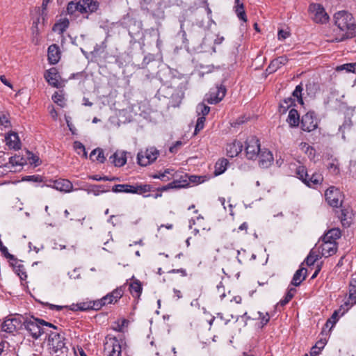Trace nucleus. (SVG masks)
Here are the masks:
<instances>
[{"label":"nucleus","mask_w":356,"mask_h":356,"mask_svg":"<svg viewBox=\"0 0 356 356\" xmlns=\"http://www.w3.org/2000/svg\"><path fill=\"white\" fill-rule=\"evenodd\" d=\"M227 156H239L243 152V144L241 141L234 140L226 145Z\"/></svg>","instance_id":"obj_20"},{"label":"nucleus","mask_w":356,"mask_h":356,"mask_svg":"<svg viewBox=\"0 0 356 356\" xmlns=\"http://www.w3.org/2000/svg\"><path fill=\"white\" fill-rule=\"evenodd\" d=\"M202 6L205 8L206 12L207 13L208 18L209 19H211L212 11H211V8H209V3L207 2V0H202Z\"/></svg>","instance_id":"obj_62"},{"label":"nucleus","mask_w":356,"mask_h":356,"mask_svg":"<svg viewBox=\"0 0 356 356\" xmlns=\"http://www.w3.org/2000/svg\"><path fill=\"white\" fill-rule=\"evenodd\" d=\"M325 197L330 206L336 208L341 207L343 196L339 188L330 186L326 190Z\"/></svg>","instance_id":"obj_11"},{"label":"nucleus","mask_w":356,"mask_h":356,"mask_svg":"<svg viewBox=\"0 0 356 356\" xmlns=\"http://www.w3.org/2000/svg\"><path fill=\"white\" fill-rule=\"evenodd\" d=\"M6 145L11 149H19L20 140L16 133H12L6 137Z\"/></svg>","instance_id":"obj_28"},{"label":"nucleus","mask_w":356,"mask_h":356,"mask_svg":"<svg viewBox=\"0 0 356 356\" xmlns=\"http://www.w3.org/2000/svg\"><path fill=\"white\" fill-rule=\"evenodd\" d=\"M185 84L180 83L175 88V84L170 83L163 84L158 90L159 95L163 97L171 98V104L173 107H178L184 97Z\"/></svg>","instance_id":"obj_4"},{"label":"nucleus","mask_w":356,"mask_h":356,"mask_svg":"<svg viewBox=\"0 0 356 356\" xmlns=\"http://www.w3.org/2000/svg\"><path fill=\"white\" fill-rule=\"evenodd\" d=\"M327 168L334 175L339 173V163L337 159H332V162L327 163Z\"/></svg>","instance_id":"obj_47"},{"label":"nucleus","mask_w":356,"mask_h":356,"mask_svg":"<svg viewBox=\"0 0 356 356\" xmlns=\"http://www.w3.org/2000/svg\"><path fill=\"white\" fill-rule=\"evenodd\" d=\"M104 351L107 356H120L122 347L119 340L111 335H107L104 341Z\"/></svg>","instance_id":"obj_10"},{"label":"nucleus","mask_w":356,"mask_h":356,"mask_svg":"<svg viewBox=\"0 0 356 356\" xmlns=\"http://www.w3.org/2000/svg\"><path fill=\"white\" fill-rule=\"evenodd\" d=\"M47 336L49 345L55 353L60 352L62 354H67L68 348L65 346L63 334L56 331H50L48 332Z\"/></svg>","instance_id":"obj_7"},{"label":"nucleus","mask_w":356,"mask_h":356,"mask_svg":"<svg viewBox=\"0 0 356 356\" xmlns=\"http://www.w3.org/2000/svg\"><path fill=\"white\" fill-rule=\"evenodd\" d=\"M0 125L8 128L10 127V122L8 118V114L0 111Z\"/></svg>","instance_id":"obj_50"},{"label":"nucleus","mask_w":356,"mask_h":356,"mask_svg":"<svg viewBox=\"0 0 356 356\" xmlns=\"http://www.w3.org/2000/svg\"><path fill=\"white\" fill-rule=\"evenodd\" d=\"M319 252L321 255L324 257H328L337 252V244L334 242H321L318 246Z\"/></svg>","instance_id":"obj_19"},{"label":"nucleus","mask_w":356,"mask_h":356,"mask_svg":"<svg viewBox=\"0 0 356 356\" xmlns=\"http://www.w3.org/2000/svg\"><path fill=\"white\" fill-rule=\"evenodd\" d=\"M243 151L246 155L250 156H273L269 150H262L259 140L254 136H249L245 141V148Z\"/></svg>","instance_id":"obj_5"},{"label":"nucleus","mask_w":356,"mask_h":356,"mask_svg":"<svg viewBox=\"0 0 356 356\" xmlns=\"http://www.w3.org/2000/svg\"><path fill=\"white\" fill-rule=\"evenodd\" d=\"M205 121H206L205 117H204V116L198 117V118L197 120L195 128V134H197L200 130L203 129V128L204 127Z\"/></svg>","instance_id":"obj_54"},{"label":"nucleus","mask_w":356,"mask_h":356,"mask_svg":"<svg viewBox=\"0 0 356 356\" xmlns=\"http://www.w3.org/2000/svg\"><path fill=\"white\" fill-rule=\"evenodd\" d=\"M159 154V150H157L154 147H151L146 149L145 156H158Z\"/></svg>","instance_id":"obj_61"},{"label":"nucleus","mask_w":356,"mask_h":356,"mask_svg":"<svg viewBox=\"0 0 356 356\" xmlns=\"http://www.w3.org/2000/svg\"><path fill=\"white\" fill-rule=\"evenodd\" d=\"M307 274V269L305 268H300L297 270L293 275L291 284L296 286H299L301 282L305 280Z\"/></svg>","instance_id":"obj_29"},{"label":"nucleus","mask_w":356,"mask_h":356,"mask_svg":"<svg viewBox=\"0 0 356 356\" xmlns=\"http://www.w3.org/2000/svg\"><path fill=\"white\" fill-rule=\"evenodd\" d=\"M52 100L54 102L60 107H63L65 105L64 102V97L62 94L55 92V93L52 95Z\"/></svg>","instance_id":"obj_49"},{"label":"nucleus","mask_w":356,"mask_h":356,"mask_svg":"<svg viewBox=\"0 0 356 356\" xmlns=\"http://www.w3.org/2000/svg\"><path fill=\"white\" fill-rule=\"evenodd\" d=\"M349 301L350 304H356V274L353 275L349 283Z\"/></svg>","instance_id":"obj_30"},{"label":"nucleus","mask_w":356,"mask_h":356,"mask_svg":"<svg viewBox=\"0 0 356 356\" xmlns=\"http://www.w3.org/2000/svg\"><path fill=\"white\" fill-rule=\"evenodd\" d=\"M107 191H108V189H105L103 185H92L88 190V193H92L95 195H99L100 193Z\"/></svg>","instance_id":"obj_43"},{"label":"nucleus","mask_w":356,"mask_h":356,"mask_svg":"<svg viewBox=\"0 0 356 356\" xmlns=\"http://www.w3.org/2000/svg\"><path fill=\"white\" fill-rule=\"evenodd\" d=\"M0 251L6 259H9L10 261L17 260V258L13 254L8 252V248L3 245L2 241H0Z\"/></svg>","instance_id":"obj_45"},{"label":"nucleus","mask_w":356,"mask_h":356,"mask_svg":"<svg viewBox=\"0 0 356 356\" xmlns=\"http://www.w3.org/2000/svg\"><path fill=\"white\" fill-rule=\"evenodd\" d=\"M22 325L24 326L29 335L35 339H38L42 334H45L47 337L50 328L57 330V327L52 323L33 316L26 318L23 321Z\"/></svg>","instance_id":"obj_3"},{"label":"nucleus","mask_w":356,"mask_h":356,"mask_svg":"<svg viewBox=\"0 0 356 356\" xmlns=\"http://www.w3.org/2000/svg\"><path fill=\"white\" fill-rule=\"evenodd\" d=\"M21 316L7 317L1 324V331L13 334L22 327Z\"/></svg>","instance_id":"obj_14"},{"label":"nucleus","mask_w":356,"mask_h":356,"mask_svg":"<svg viewBox=\"0 0 356 356\" xmlns=\"http://www.w3.org/2000/svg\"><path fill=\"white\" fill-rule=\"evenodd\" d=\"M22 180L24 181L41 183L43 181V177L39 175H28L22 177Z\"/></svg>","instance_id":"obj_52"},{"label":"nucleus","mask_w":356,"mask_h":356,"mask_svg":"<svg viewBox=\"0 0 356 356\" xmlns=\"http://www.w3.org/2000/svg\"><path fill=\"white\" fill-rule=\"evenodd\" d=\"M89 179L95 180V181H114L118 180V178L113 177H108L107 176L101 177L99 175H90L88 176Z\"/></svg>","instance_id":"obj_56"},{"label":"nucleus","mask_w":356,"mask_h":356,"mask_svg":"<svg viewBox=\"0 0 356 356\" xmlns=\"http://www.w3.org/2000/svg\"><path fill=\"white\" fill-rule=\"evenodd\" d=\"M96 154H97V156H104L106 154V156H119L120 154L121 156H126L127 152L125 151H115L113 152L112 151H108L106 149H103L102 148L97 147L95 149H93L89 156H95Z\"/></svg>","instance_id":"obj_27"},{"label":"nucleus","mask_w":356,"mask_h":356,"mask_svg":"<svg viewBox=\"0 0 356 356\" xmlns=\"http://www.w3.org/2000/svg\"><path fill=\"white\" fill-rule=\"evenodd\" d=\"M152 186L149 184H136L130 185L116 184L113 186L112 191L113 193H125L132 194H143L152 191Z\"/></svg>","instance_id":"obj_8"},{"label":"nucleus","mask_w":356,"mask_h":356,"mask_svg":"<svg viewBox=\"0 0 356 356\" xmlns=\"http://www.w3.org/2000/svg\"><path fill=\"white\" fill-rule=\"evenodd\" d=\"M236 6H235V8H236V10H235V12L237 15V17L241 19L242 20L243 22H247V17H246V13H245V8H244V6H243V3H240V1L238 3H235Z\"/></svg>","instance_id":"obj_39"},{"label":"nucleus","mask_w":356,"mask_h":356,"mask_svg":"<svg viewBox=\"0 0 356 356\" xmlns=\"http://www.w3.org/2000/svg\"><path fill=\"white\" fill-rule=\"evenodd\" d=\"M227 89L225 86H216L213 89L209 92V97H208V102L211 104H216L220 102L225 96Z\"/></svg>","instance_id":"obj_16"},{"label":"nucleus","mask_w":356,"mask_h":356,"mask_svg":"<svg viewBox=\"0 0 356 356\" xmlns=\"http://www.w3.org/2000/svg\"><path fill=\"white\" fill-rule=\"evenodd\" d=\"M99 7V3L97 0L71 1L67 5L66 13L72 19L77 17V12L83 15V18L88 19L89 15L95 13Z\"/></svg>","instance_id":"obj_2"},{"label":"nucleus","mask_w":356,"mask_h":356,"mask_svg":"<svg viewBox=\"0 0 356 356\" xmlns=\"http://www.w3.org/2000/svg\"><path fill=\"white\" fill-rule=\"evenodd\" d=\"M140 8L147 13L154 17H162L164 13L161 3L156 2L155 0H143L140 2Z\"/></svg>","instance_id":"obj_13"},{"label":"nucleus","mask_w":356,"mask_h":356,"mask_svg":"<svg viewBox=\"0 0 356 356\" xmlns=\"http://www.w3.org/2000/svg\"><path fill=\"white\" fill-rule=\"evenodd\" d=\"M334 24L341 32V35L330 40L331 42H341L355 35L356 24L352 14L345 10L339 11L334 14Z\"/></svg>","instance_id":"obj_1"},{"label":"nucleus","mask_w":356,"mask_h":356,"mask_svg":"<svg viewBox=\"0 0 356 356\" xmlns=\"http://www.w3.org/2000/svg\"><path fill=\"white\" fill-rule=\"evenodd\" d=\"M295 105V99L291 97H287L283 99L279 106V112L282 114L285 113L291 106Z\"/></svg>","instance_id":"obj_33"},{"label":"nucleus","mask_w":356,"mask_h":356,"mask_svg":"<svg viewBox=\"0 0 356 356\" xmlns=\"http://www.w3.org/2000/svg\"><path fill=\"white\" fill-rule=\"evenodd\" d=\"M296 173L298 179L305 184L309 177L306 167L304 165H299L296 168Z\"/></svg>","instance_id":"obj_41"},{"label":"nucleus","mask_w":356,"mask_h":356,"mask_svg":"<svg viewBox=\"0 0 356 356\" xmlns=\"http://www.w3.org/2000/svg\"><path fill=\"white\" fill-rule=\"evenodd\" d=\"M40 157H9V162L7 165L10 171H19L25 164H29L31 167L35 168L42 164Z\"/></svg>","instance_id":"obj_6"},{"label":"nucleus","mask_w":356,"mask_h":356,"mask_svg":"<svg viewBox=\"0 0 356 356\" xmlns=\"http://www.w3.org/2000/svg\"><path fill=\"white\" fill-rule=\"evenodd\" d=\"M210 179L209 175H188V186L191 184L197 185L208 181Z\"/></svg>","instance_id":"obj_34"},{"label":"nucleus","mask_w":356,"mask_h":356,"mask_svg":"<svg viewBox=\"0 0 356 356\" xmlns=\"http://www.w3.org/2000/svg\"><path fill=\"white\" fill-rule=\"evenodd\" d=\"M346 70L347 72L355 73L356 63L344 64L337 67V70Z\"/></svg>","instance_id":"obj_55"},{"label":"nucleus","mask_w":356,"mask_h":356,"mask_svg":"<svg viewBox=\"0 0 356 356\" xmlns=\"http://www.w3.org/2000/svg\"><path fill=\"white\" fill-rule=\"evenodd\" d=\"M183 145V143L181 140L176 141L172 146L169 147L170 153L177 154L178 149Z\"/></svg>","instance_id":"obj_58"},{"label":"nucleus","mask_w":356,"mask_h":356,"mask_svg":"<svg viewBox=\"0 0 356 356\" xmlns=\"http://www.w3.org/2000/svg\"><path fill=\"white\" fill-rule=\"evenodd\" d=\"M196 111L198 115H202V116L205 117V115H207L209 113L210 108L204 103H200L197 105Z\"/></svg>","instance_id":"obj_46"},{"label":"nucleus","mask_w":356,"mask_h":356,"mask_svg":"<svg viewBox=\"0 0 356 356\" xmlns=\"http://www.w3.org/2000/svg\"><path fill=\"white\" fill-rule=\"evenodd\" d=\"M351 126L352 121L350 119L346 120L343 124L340 126V130L343 132L345 130L350 129Z\"/></svg>","instance_id":"obj_64"},{"label":"nucleus","mask_w":356,"mask_h":356,"mask_svg":"<svg viewBox=\"0 0 356 356\" xmlns=\"http://www.w3.org/2000/svg\"><path fill=\"white\" fill-rule=\"evenodd\" d=\"M157 157H136V162L140 166H147L154 163Z\"/></svg>","instance_id":"obj_44"},{"label":"nucleus","mask_w":356,"mask_h":356,"mask_svg":"<svg viewBox=\"0 0 356 356\" xmlns=\"http://www.w3.org/2000/svg\"><path fill=\"white\" fill-rule=\"evenodd\" d=\"M60 56L61 52L59 47L57 44H52L48 47V61L51 65L57 64L60 59Z\"/></svg>","instance_id":"obj_21"},{"label":"nucleus","mask_w":356,"mask_h":356,"mask_svg":"<svg viewBox=\"0 0 356 356\" xmlns=\"http://www.w3.org/2000/svg\"><path fill=\"white\" fill-rule=\"evenodd\" d=\"M338 316L339 312L334 311L332 316L327 321L325 325L328 327L330 325H331V327H332L338 321Z\"/></svg>","instance_id":"obj_57"},{"label":"nucleus","mask_w":356,"mask_h":356,"mask_svg":"<svg viewBox=\"0 0 356 356\" xmlns=\"http://www.w3.org/2000/svg\"><path fill=\"white\" fill-rule=\"evenodd\" d=\"M90 301L79 302V310L82 312L90 310Z\"/></svg>","instance_id":"obj_60"},{"label":"nucleus","mask_w":356,"mask_h":356,"mask_svg":"<svg viewBox=\"0 0 356 356\" xmlns=\"http://www.w3.org/2000/svg\"><path fill=\"white\" fill-rule=\"evenodd\" d=\"M318 259V255L313 254L312 252L309 254V255L305 259V262L307 266L313 265L315 261Z\"/></svg>","instance_id":"obj_59"},{"label":"nucleus","mask_w":356,"mask_h":356,"mask_svg":"<svg viewBox=\"0 0 356 356\" xmlns=\"http://www.w3.org/2000/svg\"><path fill=\"white\" fill-rule=\"evenodd\" d=\"M308 10L315 22L323 24L327 22L329 17L321 4L311 3Z\"/></svg>","instance_id":"obj_12"},{"label":"nucleus","mask_w":356,"mask_h":356,"mask_svg":"<svg viewBox=\"0 0 356 356\" xmlns=\"http://www.w3.org/2000/svg\"><path fill=\"white\" fill-rule=\"evenodd\" d=\"M349 211L346 209L342 208L338 217L340 218L342 225L345 227H348L350 225V221L348 220Z\"/></svg>","instance_id":"obj_42"},{"label":"nucleus","mask_w":356,"mask_h":356,"mask_svg":"<svg viewBox=\"0 0 356 356\" xmlns=\"http://www.w3.org/2000/svg\"><path fill=\"white\" fill-rule=\"evenodd\" d=\"M111 161L116 167H122L127 163V157H110Z\"/></svg>","instance_id":"obj_53"},{"label":"nucleus","mask_w":356,"mask_h":356,"mask_svg":"<svg viewBox=\"0 0 356 356\" xmlns=\"http://www.w3.org/2000/svg\"><path fill=\"white\" fill-rule=\"evenodd\" d=\"M129 291L134 298L138 299L143 291L141 282L138 280H134L129 284Z\"/></svg>","instance_id":"obj_26"},{"label":"nucleus","mask_w":356,"mask_h":356,"mask_svg":"<svg viewBox=\"0 0 356 356\" xmlns=\"http://www.w3.org/2000/svg\"><path fill=\"white\" fill-rule=\"evenodd\" d=\"M253 320H259L261 327H264L270 321V315L268 312H257L254 316L252 317Z\"/></svg>","instance_id":"obj_37"},{"label":"nucleus","mask_w":356,"mask_h":356,"mask_svg":"<svg viewBox=\"0 0 356 356\" xmlns=\"http://www.w3.org/2000/svg\"><path fill=\"white\" fill-rule=\"evenodd\" d=\"M319 124V120L314 111H308L301 118L300 128L305 132H312L316 130Z\"/></svg>","instance_id":"obj_9"},{"label":"nucleus","mask_w":356,"mask_h":356,"mask_svg":"<svg viewBox=\"0 0 356 356\" xmlns=\"http://www.w3.org/2000/svg\"><path fill=\"white\" fill-rule=\"evenodd\" d=\"M125 291V286L122 285L117 287L111 292L107 293L103 296V300L105 302L106 305H114L118 302V300L122 297Z\"/></svg>","instance_id":"obj_17"},{"label":"nucleus","mask_w":356,"mask_h":356,"mask_svg":"<svg viewBox=\"0 0 356 356\" xmlns=\"http://www.w3.org/2000/svg\"><path fill=\"white\" fill-rule=\"evenodd\" d=\"M174 189H180L189 187L188 182V174L181 175L179 179L171 181Z\"/></svg>","instance_id":"obj_32"},{"label":"nucleus","mask_w":356,"mask_h":356,"mask_svg":"<svg viewBox=\"0 0 356 356\" xmlns=\"http://www.w3.org/2000/svg\"><path fill=\"white\" fill-rule=\"evenodd\" d=\"M46 81L52 87L58 88L61 86L60 83V76L56 67H51L47 70L44 74Z\"/></svg>","instance_id":"obj_18"},{"label":"nucleus","mask_w":356,"mask_h":356,"mask_svg":"<svg viewBox=\"0 0 356 356\" xmlns=\"http://www.w3.org/2000/svg\"><path fill=\"white\" fill-rule=\"evenodd\" d=\"M301 119L298 111L295 108L289 110L288 117L286 118V122L291 128H296L299 127Z\"/></svg>","instance_id":"obj_23"},{"label":"nucleus","mask_w":356,"mask_h":356,"mask_svg":"<svg viewBox=\"0 0 356 356\" xmlns=\"http://www.w3.org/2000/svg\"><path fill=\"white\" fill-rule=\"evenodd\" d=\"M90 302H91L90 310H99L102 307L106 306L105 302L103 300V297L96 300L90 301Z\"/></svg>","instance_id":"obj_48"},{"label":"nucleus","mask_w":356,"mask_h":356,"mask_svg":"<svg viewBox=\"0 0 356 356\" xmlns=\"http://www.w3.org/2000/svg\"><path fill=\"white\" fill-rule=\"evenodd\" d=\"M49 182L52 183V185H47V186L60 192L70 193L73 191V184L69 179L60 178L54 180L51 179Z\"/></svg>","instance_id":"obj_15"},{"label":"nucleus","mask_w":356,"mask_h":356,"mask_svg":"<svg viewBox=\"0 0 356 356\" xmlns=\"http://www.w3.org/2000/svg\"><path fill=\"white\" fill-rule=\"evenodd\" d=\"M229 161L227 159L222 157L216 163L214 174L216 176L222 174L227 169Z\"/></svg>","instance_id":"obj_31"},{"label":"nucleus","mask_w":356,"mask_h":356,"mask_svg":"<svg viewBox=\"0 0 356 356\" xmlns=\"http://www.w3.org/2000/svg\"><path fill=\"white\" fill-rule=\"evenodd\" d=\"M69 26L70 20L66 17L61 18L54 24L52 31L60 35H63L69 28Z\"/></svg>","instance_id":"obj_25"},{"label":"nucleus","mask_w":356,"mask_h":356,"mask_svg":"<svg viewBox=\"0 0 356 356\" xmlns=\"http://www.w3.org/2000/svg\"><path fill=\"white\" fill-rule=\"evenodd\" d=\"M274 157H254V161H257L261 168L265 169L269 168L273 164Z\"/></svg>","instance_id":"obj_36"},{"label":"nucleus","mask_w":356,"mask_h":356,"mask_svg":"<svg viewBox=\"0 0 356 356\" xmlns=\"http://www.w3.org/2000/svg\"><path fill=\"white\" fill-rule=\"evenodd\" d=\"M73 147L78 154H82V156H87L84 145L79 141H75Z\"/></svg>","instance_id":"obj_51"},{"label":"nucleus","mask_w":356,"mask_h":356,"mask_svg":"<svg viewBox=\"0 0 356 356\" xmlns=\"http://www.w3.org/2000/svg\"><path fill=\"white\" fill-rule=\"evenodd\" d=\"M288 58L286 56H281L273 59L268 67L270 73L275 72L283 65L288 63Z\"/></svg>","instance_id":"obj_22"},{"label":"nucleus","mask_w":356,"mask_h":356,"mask_svg":"<svg viewBox=\"0 0 356 356\" xmlns=\"http://www.w3.org/2000/svg\"><path fill=\"white\" fill-rule=\"evenodd\" d=\"M302 91H303V86L302 83H300L299 85L296 86L295 90L292 92V96L293 97V99H296L297 102L300 104H303V99H302Z\"/></svg>","instance_id":"obj_40"},{"label":"nucleus","mask_w":356,"mask_h":356,"mask_svg":"<svg viewBox=\"0 0 356 356\" xmlns=\"http://www.w3.org/2000/svg\"><path fill=\"white\" fill-rule=\"evenodd\" d=\"M330 234L332 235V238L336 241L337 239L339 238L341 236V232L339 229H332L328 231Z\"/></svg>","instance_id":"obj_63"},{"label":"nucleus","mask_w":356,"mask_h":356,"mask_svg":"<svg viewBox=\"0 0 356 356\" xmlns=\"http://www.w3.org/2000/svg\"><path fill=\"white\" fill-rule=\"evenodd\" d=\"M299 148L303 154H307L308 156L315 155V149L312 146L309 145L307 143H300L299 145Z\"/></svg>","instance_id":"obj_38"},{"label":"nucleus","mask_w":356,"mask_h":356,"mask_svg":"<svg viewBox=\"0 0 356 356\" xmlns=\"http://www.w3.org/2000/svg\"><path fill=\"white\" fill-rule=\"evenodd\" d=\"M10 265L12 266L15 273L19 276L21 281H25L27 278V273L26 272L24 265L19 263L17 259L15 261H10Z\"/></svg>","instance_id":"obj_24"},{"label":"nucleus","mask_w":356,"mask_h":356,"mask_svg":"<svg viewBox=\"0 0 356 356\" xmlns=\"http://www.w3.org/2000/svg\"><path fill=\"white\" fill-rule=\"evenodd\" d=\"M323 180V177L321 174L314 172L312 174V175L311 177L309 176L307 177L305 184L307 186L312 187V186L321 184Z\"/></svg>","instance_id":"obj_35"}]
</instances>
